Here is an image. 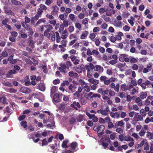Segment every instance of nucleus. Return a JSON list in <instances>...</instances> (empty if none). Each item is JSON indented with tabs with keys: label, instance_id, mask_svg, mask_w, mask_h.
Wrapping results in <instances>:
<instances>
[{
	"label": "nucleus",
	"instance_id": "obj_36",
	"mask_svg": "<svg viewBox=\"0 0 153 153\" xmlns=\"http://www.w3.org/2000/svg\"><path fill=\"white\" fill-rule=\"evenodd\" d=\"M12 3L15 5H22V3L21 2L15 0H12L11 1Z\"/></svg>",
	"mask_w": 153,
	"mask_h": 153
},
{
	"label": "nucleus",
	"instance_id": "obj_59",
	"mask_svg": "<svg viewBox=\"0 0 153 153\" xmlns=\"http://www.w3.org/2000/svg\"><path fill=\"white\" fill-rule=\"evenodd\" d=\"M93 41L95 42L96 45L97 46H99V45L100 44V41L99 39H97V38L95 39V40H94V41Z\"/></svg>",
	"mask_w": 153,
	"mask_h": 153
},
{
	"label": "nucleus",
	"instance_id": "obj_54",
	"mask_svg": "<svg viewBox=\"0 0 153 153\" xmlns=\"http://www.w3.org/2000/svg\"><path fill=\"white\" fill-rule=\"evenodd\" d=\"M130 15V14L126 12H124L122 13V16L124 18H127Z\"/></svg>",
	"mask_w": 153,
	"mask_h": 153
},
{
	"label": "nucleus",
	"instance_id": "obj_58",
	"mask_svg": "<svg viewBox=\"0 0 153 153\" xmlns=\"http://www.w3.org/2000/svg\"><path fill=\"white\" fill-rule=\"evenodd\" d=\"M66 64L67 67V68L69 69V68L72 65V63L70 61H67L66 62Z\"/></svg>",
	"mask_w": 153,
	"mask_h": 153
},
{
	"label": "nucleus",
	"instance_id": "obj_29",
	"mask_svg": "<svg viewBox=\"0 0 153 153\" xmlns=\"http://www.w3.org/2000/svg\"><path fill=\"white\" fill-rule=\"evenodd\" d=\"M146 137L150 140L153 139V133L149 131L147 132Z\"/></svg>",
	"mask_w": 153,
	"mask_h": 153
},
{
	"label": "nucleus",
	"instance_id": "obj_14",
	"mask_svg": "<svg viewBox=\"0 0 153 153\" xmlns=\"http://www.w3.org/2000/svg\"><path fill=\"white\" fill-rule=\"evenodd\" d=\"M105 12L106 13V15L108 16H111V15L115 13V11L114 9H107L105 10Z\"/></svg>",
	"mask_w": 153,
	"mask_h": 153
},
{
	"label": "nucleus",
	"instance_id": "obj_44",
	"mask_svg": "<svg viewBox=\"0 0 153 153\" xmlns=\"http://www.w3.org/2000/svg\"><path fill=\"white\" fill-rule=\"evenodd\" d=\"M96 37V34L94 33H92L90 34L89 38L92 41H94V38Z\"/></svg>",
	"mask_w": 153,
	"mask_h": 153
},
{
	"label": "nucleus",
	"instance_id": "obj_35",
	"mask_svg": "<svg viewBox=\"0 0 153 153\" xmlns=\"http://www.w3.org/2000/svg\"><path fill=\"white\" fill-rule=\"evenodd\" d=\"M69 16L70 19L72 22H75L76 21V19L74 14H71L69 15Z\"/></svg>",
	"mask_w": 153,
	"mask_h": 153
},
{
	"label": "nucleus",
	"instance_id": "obj_27",
	"mask_svg": "<svg viewBox=\"0 0 153 153\" xmlns=\"http://www.w3.org/2000/svg\"><path fill=\"white\" fill-rule=\"evenodd\" d=\"M25 85L26 86H28L30 84V79L28 76H26L24 80Z\"/></svg>",
	"mask_w": 153,
	"mask_h": 153
},
{
	"label": "nucleus",
	"instance_id": "obj_24",
	"mask_svg": "<svg viewBox=\"0 0 153 153\" xmlns=\"http://www.w3.org/2000/svg\"><path fill=\"white\" fill-rule=\"evenodd\" d=\"M89 33L87 31H85L82 32L80 36V39H85V37L88 35Z\"/></svg>",
	"mask_w": 153,
	"mask_h": 153
},
{
	"label": "nucleus",
	"instance_id": "obj_55",
	"mask_svg": "<svg viewBox=\"0 0 153 153\" xmlns=\"http://www.w3.org/2000/svg\"><path fill=\"white\" fill-rule=\"evenodd\" d=\"M21 125L24 128H26L27 127V122L26 121H22L20 123Z\"/></svg>",
	"mask_w": 153,
	"mask_h": 153
},
{
	"label": "nucleus",
	"instance_id": "obj_32",
	"mask_svg": "<svg viewBox=\"0 0 153 153\" xmlns=\"http://www.w3.org/2000/svg\"><path fill=\"white\" fill-rule=\"evenodd\" d=\"M114 23L115 25L117 27L120 28L122 26V23L120 21H114Z\"/></svg>",
	"mask_w": 153,
	"mask_h": 153
},
{
	"label": "nucleus",
	"instance_id": "obj_15",
	"mask_svg": "<svg viewBox=\"0 0 153 153\" xmlns=\"http://www.w3.org/2000/svg\"><path fill=\"white\" fill-rule=\"evenodd\" d=\"M68 75L70 77L73 78H77L79 76L78 74L73 71H71L68 73Z\"/></svg>",
	"mask_w": 153,
	"mask_h": 153
},
{
	"label": "nucleus",
	"instance_id": "obj_21",
	"mask_svg": "<svg viewBox=\"0 0 153 153\" xmlns=\"http://www.w3.org/2000/svg\"><path fill=\"white\" fill-rule=\"evenodd\" d=\"M51 123V124H48L47 125H45L44 126L47 128H50L51 129H53L56 127L55 123L54 122H53Z\"/></svg>",
	"mask_w": 153,
	"mask_h": 153
},
{
	"label": "nucleus",
	"instance_id": "obj_37",
	"mask_svg": "<svg viewBox=\"0 0 153 153\" xmlns=\"http://www.w3.org/2000/svg\"><path fill=\"white\" fill-rule=\"evenodd\" d=\"M68 142V140H65L62 142V146L63 148H66L67 147V144Z\"/></svg>",
	"mask_w": 153,
	"mask_h": 153
},
{
	"label": "nucleus",
	"instance_id": "obj_47",
	"mask_svg": "<svg viewBox=\"0 0 153 153\" xmlns=\"http://www.w3.org/2000/svg\"><path fill=\"white\" fill-rule=\"evenodd\" d=\"M116 131L119 134H121L123 132V130L121 128H116Z\"/></svg>",
	"mask_w": 153,
	"mask_h": 153
},
{
	"label": "nucleus",
	"instance_id": "obj_51",
	"mask_svg": "<svg viewBox=\"0 0 153 153\" xmlns=\"http://www.w3.org/2000/svg\"><path fill=\"white\" fill-rule=\"evenodd\" d=\"M3 84L5 86L8 87H11L12 84L10 82H4L3 83Z\"/></svg>",
	"mask_w": 153,
	"mask_h": 153
},
{
	"label": "nucleus",
	"instance_id": "obj_3",
	"mask_svg": "<svg viewBox=\"0 0 153 153\" xmlns=\"http://www.w3.org/2000/svg\"><path fill=\"white\" fill-rule=\"evenodd\" d=\"M110 112L108 106H107L105 109H104L102 108L98 110L97 112L98 114H100L103 116H105L108 115L109 112Z\"/></svg>",
	"mask_w": 153,
	"mask_h": 153
},
{
	"label": "nucleus",
	"instance_id": "obj_64",
	"mask_svg": "<svg viewBox=\"0 0 153 153\" xmlns=\"http://www.w3.org/2000/svg\"><path fill=\"white\" fill-rule=\"evenodd\" d=\"M40 8L42 9V10H46L47 7L45 6L44 4H41L39 5Z\"/></svg>",
	"mask_w": 153,
	"mask_h": 153
},
{
	"label": "nucleus",
	"instance_id": "obj_20",
	"mask_svg": "<svg viewBox=\"0 0 153 153\" xmlns=\"http://www.w3.org/2000/svg\"><path fill=\"white\" fill-rule=\"evenodd\" d=\"M71 106L77 109V108H80V104L78 102H74L71 105Z\"/></svg>",
	"mask_w": 153,
	"mask_h": 153
},
{
	"label": "nucleus",
	"instance_id": "obj_13",
	"mask_svg": "<svg viewBox=\"0 0 153 153\" xmlns=\"http://www.w3.org/2000/svg\"><path fill=\"white\" fill-rule=\"evenodd\" d=\"M17 73L16 71L15 70H10L8 71L6 74V76L9 77H12L13 76V74H15Z\"/></svg>",
	"mask_w": 153,
	"mask_h": 153
},
{
	"label": "nucleus",
	"instance_id": "obj_25",
	"mask_svg": "<svg viewBox=\"0 0 153 153\" xmlns=\"http://www.w3.org/2000/svg\"><path fill=\"white\" fill-rule=\"evenodd\" d=\"M111 116L114 118H118L119 117V114L118 113H114L111 112L110 113Z\"/></svg>",
	"mask_w": 153,
	"mask_h": 153
},
{
	"label": "nucleus",
	"instance_id": "obj_62",
	"mask_svg": "<svg viewBox=\"0 0 153 153\" xmlns=\"http://www.w3.org/2000/svg\"><path fill=\"white\" fill-rule=\"evenodd\" d=\"M63 25L65 27H67L68 25V21L67 19L63 21Z\"/></svg>",
	"mask_w": 153,
	"mask_h": 153
},
{
	"label": "nucleus",
	"instance_id": "obj_5",
	"mask_svg": "<svg viewBox=\"0 0 153 153\" xmlns=\"http://www.w3.org/2000/svg\"><path fill=\"white\" fill-rule=\"evenodd\" d=\"M127 90H129L130 91V94L132 95H134L137 92L136 88L131 85L128 87Z\"/></svg>",
	"mask_w": 153,
	"mask_h": 153
},
{
	"label": "nucleus",
	"instance_id": "obj_41",
	"mask_svg": "<svg viewBox=\"0 0 153 153\" xmlns=\"http://www.w3.org/2000/svg\"><path fill=\"white\" fill-rule=\"evenodd\" d=\"M70 85V84L69 82L67 80L64 81L61 83V86H65V85L68 86Z\"/></svg>",
	"mask_w": 153,
	"mask_h": 153
},
{
	"label": "nucleus",
	"instance_id": "obj_4",
	"mask_svg": "<svg viewBox=\"0 0 153 153\" xmlns=\"http://www.w3.org/2000/svg\"><path fill=\"white\" fill-rule=\"evenodd\" d=\"M105 129V126L104 125H101L98 127V136L100 137H101L102 135L104 134L103 131Z\"/></svg>",
	"mask_w": 153,
	"mask_h": 153
},
{
	"label": "nucleus",
	"instance_id": "obj_30",
	"mask_svg": "<svg viewBox=\"0 0 153 153\" xmlns=\"http://www.w3.org/2000/svg\"><path fill=\"white\" fill-rule=\"evenodd\" d=\"M56 86H53L52 87L51 89V96L52 97L53 95L56 92L57 90Z\"/></svg>",
	"mask_w": 153,
	"mask_h": 153
},
{
	"label": "nucleus",
	"instance_id": "obj_57",
	"mask_svg": "<svg viewBox=\"0 0 153 153\" xmlns=\"http://www.w3.org/2000/svg\"><path fill=\"white\" fill-rule=\"evenodd\" d=\"M118 138L119 140L122 142L124 140V137L123 134H120L118 136Z\"/></svg>",
	"mask_w": 153,
	"mask_h": 153
},
{
	"label": "nucleus",
	"instance_id": "obj_49",
	"mask_svg": "<svg viewBox=\"0 0 153 153\" xmlns=\"http://www.w3.org/2000/svg\"><path fill=\"white\" fill-rule=\"evenodd\" d=\"M65 105L64 103L60 104L59 107V109L61 110H63L65 108Z\"/></svg>",
	"mask_w": 153,
	"mask_h": 153
},
{
	"label": "nucleus",
	"instance_id": "obj_33",
	"mask_svg": "<svg viewBox=\"0 0 153 153\" xmlns=\"http://www.w3.org/2000/svg\"><path fill=\"white\" fill-rule=\"evenodd\" d=\"M128 56L127 55L125 54H122L120 55L119 56V59L120 61L121 62H123L124 61V59L126 57H127Z\"/></svg>",
	"mask_w": 153,
	"mask_h": 153
},
{
	"label": "nucleus",
	"instance_id": "obj_53",
	"mask_svg": "<svg viewBox=\"0 0 153 153\" xmlns=\"http://www.w3.org/2000/svg\"><path fill=\"white\" fill-rule=\"evenodd\" d=\"M73 38H75V39H77V40L78 39L77 37L74 34H71L69 36V39H72Z\"/></svg>",
	"mask_w": 153,
	"mask_h": 153
},
{
	"label": "nucleus",
	"instance_id": "obj_12",
	"mask_svg": "<svg viewBox=\"0 0 153 153\" xmlns=\"http://www.w3.org/2000/svg\"><path fill=\"white\" fill-rule=\"evenodd\" d=\"M53 10L51 12V15H56L59 9V7L56 6H53L51 7Z\"/></svg>",
	"mask_w": 153,
	"mask_h": 153
},
{
	"label": "nucleus",
	"instance_id": "obj_8",
	"mask_svg": "<svg viewBox=\"0 0 153 153\" xmlns=\"http://www.w3.org/2000/svg\"><path fill=\"white\" fill-rule=\"evenodd\" d=\"M110 150L111 151H113L115 152H117L118 151H120L121 152H123V149H122V146H119L117 147V148H114L113 146H111L109 148Z\"/></svg>",
	"mask_w": 153,
	"mask_h": 153
},
{
	"label": "nucleus",
	"instance_id": "obj_56",
	"mask_svg": "<svg viewBox=\"0 0 153 153\" xmlns=\"http://www.w3.org/2000/svg\"><path fill=\"white\" fill-rule=\"evenodd\" d=\"M59 70L62 73H64L65 74L66 73L65 69L62 68V66H60L59 68Z\"/></svg>",
	"mask_w": 153,
	"mask_h": 153
},
{
	"label": "nucleus",
	"instance_id": "obj_18",
	"mask_svg": "<svg viewBox=\"0 0 153 153\" xmlns=\"http://www.w3.org/2000/svg\"><path fill=\"white\" fill-rule=\"evenodd\" d=\"M53 100L56 102H58L60 101L59 96L58 94H55L53 97Z\"/></svg>",
	"mask_w": 153,
	"mask_h": 153
},
{
	"label": "nucleus",
	"instance_id": "obj_46",
	"mask_svg": "<svg viewBox=\"0 0 153 153\" xmlns=\"http://www.w3.org/2000/svg\"><path fill=\"white\" fill-rule=\"evenodd\" d=\"M75 27L79 30H80L82 26L81 25L79 22L75 23Z\"/></svg>",
	"mask_w": 153,
	"mask_h": 153
},
{
	"label": "nucleus",
	"instance_id": "obj_60",
	"mask_svg": "<svg viewBox=\"0 0 153 153\" xmlns=\"http://www.w3.org/2000/svg\"><path fill=\"white\" fill-rule=\"evenodd\" d=\"M144 149L145 150L147 151L149 149V146L147 142H146V144L144 145Z\"/></svg>",
	"mask_w": 153,
	"mask_h": 153
},
{
	"label": "nucleus",
	"instance_id": "obj_38",
	"mask_svg": "<svg viewBox=\"0 0 153 153\" xmlns=\"http://www.w3.org/2000/svg\"><path fill=\"white\" fill-rule=\"evenodd\" d=\"M147 140L145 139H143V140H142L139 144L138 145V146L139 147H142L143 146L146 144V142H147Z\"/></svg>",
	"mask_w": 153,
	"mask_h": 153
},
{
	"label": "nucleus",
	"instance_id": "obj_42",
	"mask_svg": "<svg viewBox=\"0 0 153 153\" xmlns=\"http://www.w3.org/2000/svg\"><path fill=\"white\" fill-rule=\"evenodd\" d=\"M109 94L108 95V96L109 97H111V96H114L116 93L115 92L113 91H112L111 90H109Z\"/></svg>",
	"mask_w": 153,
	"mask_h": 153
},
{
	"label": "nucleus",
	"instance_id": "obj_63",
	"mask_svg": "<svg viewBox=\"0 0 153 153\" xmlns=\"http://www.w3.org/2000/svg\"><path fill=\"white\" fill-rule=\"evenodd\" d=\"M68 30L69 33H71L74 31V28L73 26H71L69 27Z\"/></svg>",
	"mask_w": 153,
	"mask_h": 153
},
{
	"label": "nucleus",
	"instance_id": "obj_34",
	"mask_svg": "<svg viewBox=\"0 0 153 153\" xmlns=\"http://www.w3.org/2000/svg\"><path fill=\"white\" fill-rule=\"evenodd\" d=\"M49 117H48V122L50 123H52L53 122H54V116L53 115L52 113H51V114L49 115Z\"/></svg>",
	"mask_w": 153,
	"mask_h": 153
},
{
	"label": "nucleus",
	"instance_id": "obj_17",
	"mask_svg": "<svg viewBox=\"0 0 153 153\" xmlns=\"http://www.w3.org/2000/svg\"><path fill=\"white\" fill-rule=\"evenodd\" d=\"M38 88L40 91H43L45 90V86L44 83H40L38 87Z\"/></svg>",
	"mask_w": 153,
	"mask_h": 153
},
{
	"label": "nucleus",
	"instance_id": "obj_10",
	"mask_svg": "<svg viewBox=\"0 0 153 153\" xmlns=\"http://www.w3.org/2000/svg\"><path fill=\"white\" fill-rule=\"evenodd\" d=\"M20 91L21 92L25 94L29 93L31 91L29 88L25 87H22L20 89Z\"/></svg>",
	"mask_w": 153,
	"mask_h": 153
},
{
	"label": "nucleus",
	"instance_id": "obj_11",
	"mask_svg": "<svg viewBox=\"0 0 153 153\" xmlns=\"http://www.w3.org/2000/svg\"><path fill=\"white\" fill-rule=\"evenodd\" d=\"M103 70V68L100 65H97L94 66V70L96 71H98L99 73H102Z\"/></svg>",
	"mask_w": 153,
	"mask_h": 153
},
{
	"label": "nucleus",
	"instance_id": "obj_2",
	"mask_svg": "<svg viewBox=\"0 0 153 153\" xmlns=\"http://www.w3.org/2000/svg\"><path fill=\"white\" fill-rule=\"evenodd\" d=\"M46 30L44 32V34L47 38H49L50 37V33L51 32L53 31L51 30L53 29V27L52 25H46Z\"/></svg>",
	"mask_w": 153,
	"mask_h": 153
},
{
	"label": "nucleus",
	"instance_id": "obj_23",
	"mask_svg": "<svg viewBox=\"0 0 153 153\" xmlns=\"http://www.w3.org/2000/svg\"><path fill=\"white\" fill-rule=\"evenodd\" d=\"M77 145V143L76 142H73L70 144V147L72 150H73L75 152L77 150H75Z\"/></svg>",
	"mask_w": 153,
	"mask_h": 153
},
{
	"label": "nucleus",
	"instance_id": "obj_61",
	"mask_svg": "<svg viewBox=\"0 0 153 153\" xmlns=\"http://www.w3.org/2000/svg\"><path fill=\"white\" fill-rule=\"evenodd\" d=\"M140 113L141 114V115L145 117L146 115V111L143 109H141L140 110Z\"/></svg>",
	"mask_w": 153,
	"mask_h": 153
},
{
	"label": "nucleus",
	"instance_id": "obj_52",
	"mask_svg": "<svg viewBox=\"0 0 153 153\" xmlns=\"http://www.w3.org/2000/svg\"><path fill=\"white\" fill-rule=\"evenodd\" d=\"M137 60L135 58L130 57V62L131 63H134L137 62Z\"/></svg>",
	"mask_w": 153,
	"mask_h": 153
},
{
	"label": "nucleus",
	"instance_id": "obj_39",
	"mask_svg": "<svg viewBox=\"0 0 153 153\" xmlns=\"http://www.w3.org/2000/svg\"><path fill=\"white\" fill-rule=\"evenodd\" d=\"M7 91L10 93H15L17 92V90L13 88H9L7 89Z\"/></svg>",
	"mask_w": 153,
	"mask_h": 153
},
{
	"label": "nucleus",
	"instance_id": "obj_9",
	"mask_svg": "<svg viewBox=\"0 0 153 153\" xmlns=\"http://www.w3.org/2000/svg\"><path fill=\"white\" fill-rule=\"evenodd\" d=\"M37 98L41 102H43L45 100V97L44 95L40 92H38L36 94Z\"/></svg>",
	"mask_w": 153,
	"mask_h": 153
},
{
	"label": "nucleus",
	"instance_id": "obj_43",
	"mask_svg": "<svg viewBox=\"0 0 153 153\" xmlns=\"http://www.w3.org/2000/svg\"><path fill=\"white\" fill-rule=\"evenodd\" d=\"M128 87H127L126 84L124 83L121 85V89L122 91H124L126 90H127Z\"/></svg>",
	"mask_w": 153,
	"mask_h": 153
},
{
	"label": "nucleus",
	"instance_id": "obj_19",
	"mask_svg": "<svg viewBox=\"0 0 153 153\" xmlns=\"http://www.w3.org/2000/svg\"><path fill=\"white\" fill-rule=\"evenodd\" d=\"M50 33V37L48 38L53 41H54L56 39V36L53 31H51Z\"/></svg>",
	"mask_w": 153,
	"mask_h": 153
},
{
	"label": "nucleus",
	"instance_id": "obj_45",
	"mask_svg": "<svg viewBox=\"0 0 153 153\" xmlns=\"http://www.w3.org/2000/svg\"><path fill=\"white\" fill-rule=\"evenodd\" d=\"M146 132V131L144 129H142L140 132L139 133V134L141 137L143 136Z\"/></svg>",
	"mask_w": 153,
	"mask_h": 153
},
{
	"label": "nucleus",
	"instance_id": "obj_6",
	"mask_svg": "<svg viewBox=\"0 0 153 153\" xmlns=\"http://www.w3.org/2000/svg\"><path fill=\"white\" fill-rule=\"evenodd\" d=\"M111 142V140L109 138H106L102 143V146L104 147L105 149H106L108 147V143Z\"/></svg>",
	"mask_w": 153,
	"mask_h": 153
},
{
	"label": "nucleus",
	"instance_id": "obj_28",
	"mask_svg": "<svg viewBox=\"0 0 153 153\" xmlns=\"http://www.w3.org/2000/svg\"><path fill=\"white\" fill-rule=\"evenodd\" d=\"M123 36V33L121 32H119L115 36L116 38V40H121V36Z\"/></svg>",
	"mask_w": 153,
	"mask_h": 153
},
{
	"label": "nucleus",
	"instance_id": "obj_1",
	"mask_svg": "<svg viewBox=\"0 0 153 153\" xmlns=\"http://www.w3.org/2000/svg\"><path fill=\"white\" fill-rule=\"evenodd\" d=\"M4 114L5 116L3 118V120L1 121H6L11 114V109L8 107H6L4 109Z\"/></svg>",
	"mask_w": 153,
	"mask_h": 153
},
{
	"label": "nucleus",
	"instance_id": "obj_48",
	"mask_svg": "<svg viewBox=\"0 0 153 153\" xmlns=\"http://www.w3.org/2000/svg\"><path fill=\"white\" fill-rule=\"evenodd\" d=\"M73 95L75 98L77 99L80 97V93L76 91L73 94Z\"/></svg>",
	"mask_w": 153,
	"mask_h": 153
},
{
	"label": "nucleus",
	"instance_id": "obj_40",
	"mask_svg": "<svg viewBox=\"0 0 153 153\" xmlns=\"http://www.w3.org/2000/svg\"><path fill=\"white\" fill-rule=\"evenodd\" d=\"M85 85L83 87L84 90L86 92H89L90 90V89L87 84V83L85 84Z\"/></svg>",
	"mask_w": 153,
	"mask_h": 153
},
{
	"label": "nucleus",
	"instance_id": "obj_50",
	"mask_svg": "<svg viewBox=\"0 0 153 153\" xmlns=\"http://www.w3.org/2000/svg\"><path fill=\"white\" fill-rule=\"evenodd\" d=\"M46 20L44 19H39L36 23V25L38 26L42 22L45 23Z\"/></svg>",
	"mask_w": 153,
	"mask_h": 153
},
{
	"label": "nucleus",
	"instance_id": "obj_22",
	"mask_svg": "<svg viewBox=\"0 0 153 153\" xmlns=\"http://www.w3.org/2000/svg\"><path fill=\"white\" fill-rule=\"evenodd\" d=\"M88 81L91 83L95 85L97 84L99 82V81L98 80L95 79L93 78H91L89 79H88Z\"/></svg>",
	"mask_w": 153,
	"mask_h": 153
},
{
	"label": "nucleus",
	"instance_id": "obj_31",
	"mask_svg": "<svg viewBox=\"0 0 153 153\" xmlns=\"http://www.w3.org/2000/svg\"><path fill=\"white\" fill-rule=\"evenodd\" d=\"M131 140H134L133 139L131 136L127 135L124 137V140L127 142L130 141Z\"/></svg>",
	"mask_w": 153,
	"mask_h": 153
},
{
	"label": "nucleus",
	"instance_id": "obj_16",
	"mask_svg": "<svg viewBox=\"0 0 153 153\" xmlns=\"http://www.w3.org/2000/svg\"><path fill=\"white\" fill-rule=\"evenodd\" d=\"M73 85V84H70L68 87V88L66 90V91L69 93H73V92H74L75 91V90H74Z\"/></svg>",
	"mask_w": 153,
	"mask_h": 153
},
{
	"label": "nucleus",
	"instance_id": "obj_7",
	"mask_svg": "<svg viewBox=\"0 0 153 153\" xmlns=\"http://www.w3.org/2000/svg\"><path fill=\"white\" fill-rule=\"evenodd\" d=\"M92 92L86 93L84 94V96L87 100H92Z\"/></svg>",
	"mask_w": 153,
	"mask_h": 153
},
{
	"label": "nucleus",
	"instance_id": "obj_26",
	"mask_svg": "<svg viewBox=\"0 0 153 153\" xmlns=\"http://www.w3.org/2000/svg\"><path fill=\"white\" fill-rule=\"evenodd\" d=\"M147 96V93L145 92H142L140 94V97L142 100L146 98Z\"/></svg>",
	"mask_w": 153,
	"mask_h": 153
}]
</instances>
